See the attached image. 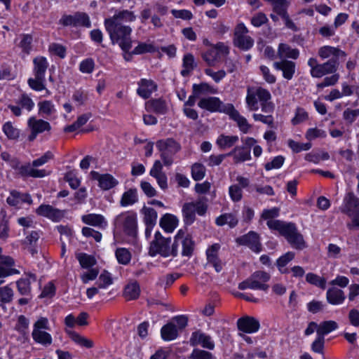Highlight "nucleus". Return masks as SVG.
<instances>
[{"mask_svg": "<svg viewBox=\"0 0 359 359\" xmlns=\"http://www.w3.org/2000/svg\"><path fill=\"white\" fill-rule=\"evenodd\" d=\"M273 67L278 70H281L283 77L287 80H290L295 72V63L290 60H283L280 62H276Z\"/></svg>", "mask_w": 359, "mask_h": 359, "instance_id": "cd10ccee", "label": "nucleus"}, {"mask_svg": "<svg viewBox=\"0 0 359 359\" xmlns=\"http://www.w3.org/2000/svg\"><path fill=\"white\" fill-rule=\"evenodd\" d=\"M34 78L28 79L29 87L36 90L41 91L46 89L45 73L48 67V63L46 57L39 56L33 60Z\"/></svg>", "mask_w": 359, "mask_h": 359, "instance_id": "20e7f679", "label": "nucleus"}, {"mask_svg": "<svg viewBox=\"0 0 359 359\" xmlns=\"http://www.w3.org/2000/svg\"><path fill=\"white\" fill-rule=\"evenodd\" d=\"M76 258L83 269H89L96 264L95 258L86 253L78 254Z\"/></svg>", "mask_w": 359, "mask_h": 359, "instance_id": "3c124183", "label": "nucleus"}, {"mask_svg": "<svg viewBox=\"0 0 359 359\" xmlns=\"http://www.w3.org/2000/svg\"><path fill=\"white\" fill-rule=\"evenodd\" d=\"M31 280H36V276L34 274H30L28 278H22L17 281V287L19 292L22 295H27L31 291Z\"/></svg>", "mask_w": 359, "mask_h": 359, "instance_id": "a18cd8bd", "label": "nucleus"}, {"mask_svg": "<svg viewBox=\"0 0 359 359\" xmlns=\"http://www.w3.org/2000/svg\"><path fill=\"white\" fill-rule=\"evenodd\" d=\"M198 106L210 112L223 111L226 105L217 97H203L198 102Z\"/></svg>", "mask_w": 359, "mask_h": 359, "instance_id": "dca6fc26", "label": "nucleus"}, {"mask_svg": "<svg viewBox=\"0 0 359 359\" xmlns=\"http://www.w3.org/2000/svg\"><path fill=\"white\" fill-rule=\"evenodd\" d=\"M177 250L179 247L182 248V255L185 257H190L194 249V242L191 236L187 234L182 229L178 231L175 236L174 242L172 243Z\"/></svg>", "mask_w": 359, "mask_h": 359, "instance_id": "9b49d317", "label": "nucleus"}, {"mask_svg": "<svg viewBox=\"0 0 359 359\" xmlns=\"http://www.w3.org/2000/svg\"><path fill=\"white\" fill-rule=\"evenodd\" d=\"M266 224L271 230L277 231L285 237L293 248L303 250L306 248L303 235L299 232L295 224L281 220H269Z\"/></svg>", "mask_w": 359, "mask_h": 359, "instance_id": "f257e3e1", "label": "nucleus"}, {"mask_svg": "<svg viewBox=\"0 0 359 359\" xmlns=\"http://www.w3.org/2000/svg\"><path fill=\"white\" fill-rule=\"evenodd\" d=\"M114 225L123 229V232L131 237L137 235V214L132 211L123 212L117 215L114 221Z\"/></svg>", "mask_w": 359, "mask_h": 359, "instance_id": "423d86ee", "label": "nucleus"}, {"mask_svg": "<svg viewBox=\"0 0 359 359\" xmlns=\"http://www.w3.org/2000/svg\"><path fill=\"white\" fill-rule=\"evenodd\" d=\"M190 358L193 359H213L210 353L199 349L194 350Z\"/></svg>", "mask_w": 359, "mask_h": 359, "instance_id": "774afa93", "label": "nucleus"}, {"mask_svg": "<svg viewBox=\"0 0 359 359\" xmlns=\"http://www.w3.org/2000/svg\"><path fill=\"white\" fill-rule=\"evenodd\" d=\"M32 36L29 34L22 35V40L20 43V46L22 50L26 53H29L32 49Z\"/></svg>", "mask_w": 359, "mask_h": 359, "instance_id": "e2e57ef3", "label": "nucleus"}, {"mask_svg": "<svg viewBox=\"0 0 359 359\" xmlns=\"http://www.w3.org/2000/svg\"><path fill=\"white\" fill-rule=\"evenodd\" d=\"M338 327L337 323L334 320H327L321 323L317 329V334L324 337L325 334L335 330Z\"/></svg>", "mask_w": 359, "mask_h": 359, "instance_id": "de8ad7c7", "label": "nucleus"}, {"mask_svg": "<svg viewBox=\"0 0 359 359\" xmlns=\"http://www.w3.org/2000/svg\"><path fill=\"white\" fill-rule=\"evenodd\" d=\"M138 86L137 93L144 99L149 98L157 88L156 84L152 80L145 79H141L138 82Z\"/></svg>", "mask_w": 359, "mask_h": 359, "instance_id": "bb28decb", "label": "nucleus"}, {"mask_svg": "<svg viewBox=\"0 0 359 359\" xmlns=\"http://www.w3.org/2000/svg\"><path fill=\"white\" fill-rule=\"evenodd\" d=\"M306 280L310 284L319 287L321 289H325L326 287L325 279L313 273L306 274Z\"/></svg>", "mask_w": 359, "mask_h": 359, "instance_id": "864d4df0", "label": "nucleus"}, {"mask_svg": "<svg viewBox=\"0 0 359 359\" xmlns=\"http://www.w3.org/2000/svg\"><path fill=\"white\" fill-rule=\"evenodd\" d=\"M33 339L38 344L44 346H48L52 344L51 335L45 330L32 331Z\"/></svg>", "mask_w": 359, "mask_h": 359, "instance_id": "a19ab883", "label": "nucleus"}, {"mask_svg": "<svg viewBox=\"0 0 359 359\" xmlns=\"http://www.w3.org/2000/svg\"><path fill=\"white\" fill-rule=\"evenodd\" d=\"M3 132L10 140H17L20 136V130L13 127L11 122L5 123L2 127Z\"/></svg>", "mask_w": 359, "mask_h": 359, "instance_id": "603ef678", "label": "nucleus"}, {"mask_svg": "<svg viewBox=\"0 0 359 359\" xmlns=\"http://www.w3.org/2000/svg\"><path fill=\"white\" fill-rule=\"evenodd\" d=\"M238 141V137L236 135H220L216 141L217 145L222 149L230 148Z\"/></svg>", "mask_w": 359, "mask_h": 359, "instance_id": "ea45409f", "label": "nucleus"}, {"mask_svg": "<svg viewBox=\"0 0 359 359\" xmlns=\"http://www.w3.org/2000/svg\"><path fill=\"white\" fill-rule=\"evenodd\" d=\"M284 161L285 158L282 156H276L271 162L266 163L264 168L266 170L278 169L283 165Z\"/></svg>", "mask_w": 359, "mask_h": 359, "instance_id": "69168bd1", "label": "nucleus"}, {"mask_svg": "<svg viewBox=\"0 0 359 359\" xmlns=\"http://www.w3.org/2000/svg\"><path fill=\"white\" fill-rule=\"evenodd\" d=\"M340 211L352 217L359 212V198L353 192H348L346 194L343 200V204L339 208Z\"/></svg>", "mask_w": 359, "mask_h": 359, "instance_id": "2eb2a0df", "label": "nucleus"}, {"mask_svg": "<svg viewBox=\"0 0 359 359\" xmlns=\"http://www.w3.org/2000/svg\"><path fill=\"white\" fill-rule=\"evenodd\" d=\"M104 27L112 44H117L124 52L130 50L133 41L131 39L132 28L130 26L105 19Z\"/></svg>", "mask_w": 359, "mask_h": 359, "instance_id": "f03ea898", "label": "nucleus"}, {"mask_svg": "<svg viewBox=\"0 0 359 359\" xmlns=\"http://www.w3.org/2000/svg\"><path fill=\"white\" fill-rule=\"evenodd\" d=\"M177 224L178 219L171 214H165L160 219L161 227L168 233L172 232Z\"/></svg>", "mask_w": 359, "mask_h": 359, "instance_id": "473e14b6", "label": "nucleus"}, {"mask_svg": "<svg viewBox=\"0 0 359 359\" xmlns=\"http://www.w3.org/2000/svg\"><path fill=\"white\" fill-rule=\"evenodd\" d=\"M112 278L109 273L104 271L99 276V279L97 282V285L99 288H105L106 287L112 284Z\"/></svg>", "mask_w": 359, "mask_h": 359, "instance_id": "680f3d73", "label": "nucleus"}, {"mask_svg": "<svg viewBox=\"0 0 359 359\" xmlns=\"http://www.w3.org/2000/svg\"><path fill=\"white\" fill-rule=\"evenodd\" d=\"M82 221L91 226L99 228H105L107 222L102 215L98 214H88L82 217Z\"/></svg>", "mask_w": 359, "mask_h": 359, "instance_id": "2f4dec72", "label": "nucleus"}, {"mask_svg": "<svg viewBox=\"0 0 359 359\" xmlns=\"http://www.w3.org/2000/svg\"><path fill=\"white\" fill-rule=\"evenodd\" d=\"M64 26H83L90 27L91 25L89 16L85 13H76L74 15H65L60 20Z\"/></svg>", "mask_w": 359, "mask_h": 359, "instance_id": "4468645a", "label": "nucleus"}, {"mask_svg": "<svg viewBox=\"0 0 359 359\" xmlns=\"http://www.w3.org/2000/svg\"><path fill=\"white\" fill-rule=\"evenodd\" d=\"M274 11L281 17L287 14L286 9L287 6V0H274L272 2Z\"/></svg>", "mask_w": 359, "mask_h": 359, "instance_id": "052dcab7", "label": "nucleus"}, {"mask_svg": "<svg viewBox=\"0 0 359 359\" xmlns=\"http://www.w3.org/2000/svg\"><path fill=\"white\" fill-rule=\"evenodd\" d=\"M226 155L233 156L235 163L244 162L251 158L250 149L245 147H236Z\"/></svg>", "mask_w": 359, "mask_h": 359, "instance_id": "c85d7f7f", "label": "nucleus"}, {"mask_svg": "<svg viewBox=\"0 0 359 359\" xmlns=\"http://www.w3.org/2000/svg\"><path fill=\"white\" fill-rule=\"evenodd\" d=\"M140 294V285L137 281L129 283L124 289L123 296L126 300H133L139 297Z\"/></svg>", "mask_w": 359, "mask_h": 359, "instance_id": "e433bc0d", "label": "nucleus"}, {"mask_svg": "<svg viewBox=\"0 0 359 359\" xmlns=\"http://www.w3.org/2000/svg\"><path fill=\"white\" fill-rule=\"evenodd\" d=\"M40 114L50 115L55 111L54 104L51 101L45 100L38 103Z\"/></svg>", "mask_w": 359, "mask_h": 359, "instance_id": "13d9d810", "label": "nucleus"}, {"mask_svg": "<svg viewBox=\"0 0 359 359\" xmlns=\"http://www.w3.org/2000/svg\"><path fill=\"white\" fill-rule=\"evenodd\" d=\"M223 112L228 114L231 119L237 123L240 130L242 132L244 133H248L250 128V126L248 124L246 118L239 114V112L234 108L233 104H226L224 107V109L223 110Z\"/></svg>", "mask_w": 359, "mask_h": 359, "instance_id": "f3484780", "label": "nucleus"}, {"mask_svg": "<svg viewBox=\"0 0 359 359\" xmlns=\"http://www.w3.org/2000/svg\"><path fill=\"white\" fill-rule=\"evenodd\" d=\"M205 175V168L203 164L196 163L191 166V176L195 181L201 180Z\"/></svg>", "mask_w": 359, "mask_h": 359, "instance_id": "5fc2aeb1", "label": "nucleus"}, {"mask_svg": "<svg viewBox=\"0 0 359 359\" xmlns=\"http://www.w3.org/2000/svg\"><path fill=\"white\" fill-rule=\"evenodd\" d=\"M34 102L32 99L26 93L21 94L15 101L14 104H8V108L12 111L15 116H20L22 110L31 111L34 107Z\"/></svg>", "mask_w": 359, "mask_h": 359, "instance_id": "f8f14e48", "label": "nucleus"}, {"mask_svg": "<svg viewBox=\"0 0 359 359\" xmlns=\"http://www.w3.org/2000/svg\"><path fill=\"white\" fill-rule=\"evenodd\" d=\"M13 290L8 285L0 287V302L10 303L13 300Z\"/></svg>", "mask_w": 359, "mask_h": 359, "instance_id": "4d7b16f0", "label": "nucleus"}, {"mask_svg": "<svg viewBox=\"0 0 359 359\" xmlns=\"http://www.w3.org/2000/svg\"><path fill=\"white\" fill-rule=\"evenodd\" d=\"M318 54L322 60L327 59L332 56V59H336L337 61L339 58H345L346 53L341 50L339 47H334L331 46H324L318 49Z\"/></svg>", "mask_w": 359, "mask_h": 359, "instance_id": "b1692460", "label": "nucleus"}, {"mask_svg": "<svg viewBox=\"0 0 359 359\" xmlns=\"http://www.w3.org/2000/svg\"><path fill=\"white\" fill-rule=\"evenodd\" d=\"M192 92L195 96L200 100L208 94H214L216 90L206 83H201L199 84H194L192 86Z\"/></svg>", "mask_w": 359, "mask_h": 359, "instance_id": "4c0bfd02", "label": "nucleus"}, {"mask_svg": "<svg viewBox=\"0 0 359 359\" xmlns=\"http://www.w3.org/2000/svg\"><path fill=\"white\" fill-rule=\"evenodd\" d=\"M271 278L269 273L263 271L254 272L248 278L238 284V289L244 290L246 289L258 290L267 291L269 285L267 283Z\"/></svg>", "mask_w": 359, "mask_h": 359, "instance_id": "39448f33", "label": "nucleus"}, {"mask_svg": "<svg viewBox=\"0 0 359 359\" xmlns=\"http://www.w3.org/2000/svg\"><path fill=\"white\" fill-rule=\"evenodd\" d=\"M154 50V47L151 44H147L146 43H140L136 46L133 50V54L140 55L144 53H150Z\"/></svg>", "mask_w": 359, "mask_h": 359, "instance_id": "338daca9", "label": "nucleus"}, {"mask_svg": "<svg viewBox=\"0 0 359 359\" xmlns=\"http://www.w3.org/2000/svg\"><path fill=\"white\" fill-rule=\"evenodd\" d=\"M29 163L19 167V173L23 177H43L48 175L45 170H38L34 168Z\"/></svg>", "mask_w": 359, "mask_h": 359, "instance_id": "c756f323", "label": "nucleus"}, {"mask_svg": "<svg viewBox=\"0 0 359 359\" xmlns=\"http://www.w3.org/2000/svg\"><path fill=\"white\" fill-rule=\"evenodd\" d=\"M299 55V50L292 48L286 43H280L278 48V56L280 58L288 57L296 60Z\"/></svg>", "mask_w": 359, "mask_h": 359, "instance_id": "f704fd0d", "label": "nucleus"}, {"mask_svg": "<svg viewBox=\"0 0 359 359\" xmlns=\"http://www.w3.org/2000/svg\"><path fill=\"white\" fill-rule=\"evenodd\" d=\"M236 242L240 245L248 246L254 252L261 251L259 236L255 231H250L248 234L237 238Z\"/></svg>", "mask_w": 359, "mask_h": 359, "instance_id": "a211bd4d", "label": "nucleus"}, {"mask_svg": "<svg viewBox=\"0 0 359 359\" xmlns=\"http://www.w3.org/2000/svg\"><path fill=\"white\" fill-rule=\"evenodd\" d=\"M294 258V253L292 252H287L277 259L276 265L281 273H286L288 272V270L284 267Z\"/></svg>", "mask_w": 359, "mask_h": 359, "instance_id": "8fccbe9b", "label": "nucleus"}, {"mask_svg": "<svg viewBox=\"0 0 359 359\" xmlns=\"http://www.w3.org/2000/svg\"><path fill=\"white\" fill-rule=\"evenodd\" d=\"M219 248V245L215 243L211 245L206 251L208 263L211 264L217 272H220L222 269L221 261L218 258V251Z\"/></svg>", "mask_w": 359, "mask_h": 359, "instance_id": "a878e982", "label": "nucleus"}, {"mask_svg": "<svg viewBox=\"0 0 359 359\" xmlns=\"http://www.w3.org/2000/svg\"><path fill=\"white\" fill-rule=\"evenodd\" d=\"M203 59L207 62L208 65H214L215 62L217 60V58L219 57L217 55V52L214 48V46L212 48L205 53H203L202 54Z\"/></svg>", "mask_w": 359, "mask_h": 359, "instance_id": "bf43d9fd", "label": "nucleus"}, {"mask_svg": "<svg viewBox=\"0 0 359 359\" xmlns=\"http://www.w3.org/2000/svg\"><path fill=\"white\" fill-rule=\"evenodd\" d=\"M90 175L93 180L98 181L99 187L103 190H109L118 184V181L109 174L100 175L96 171H91Z\"/></svg>", "mask_w": 359, "mask_h": 359, "instance_id": "4be33fe9", "label": "nucleus"}, {"mask_svg": "<svg viewBox=\"0 0 359 359\" xmlns=\"http://www.w3.org/2000/svg\"><path fill=\"white\" fill-rule=\"evenodd\" d=\"M109 20H114L116 22H133L136 19L134 13L128 10H123L115 13L112 17L106 18Z\"/></svg>", "mask_w": 359, "mask_h": 359, "instance_id": "79ce46f5", "label": "nucleus"}, {"mask_svg": "<svg viewBox=\"0 0 359 359\" xmlns=\"http://www.w3.org/2000/svg\"><path fill=\"white\" fill-rule=\"evenodd\" d=\"M339 64V61L336 59H330L322 64H319L317 59L314 57H311L308 60L311 75L314 78H321L326 74L335 73L338 69Z\"/></svg>", "mask_w": 359, "mask_h": 359, "instance_id": "6e6552de", "label": "nucleus"}, {"mask_svg": "<svg viewBox=\"0 0 359 359\" xmlns=\"http://www.w3.org/2000/svg\"><path fill=\"white\" fill-rule=\"evenodd\" d=\"M327 301L333 305L341 304L345 299L344 292L337 287L330 288L326 294Z\"/></svg>", "mask_w": 359, "mask_h": 359, "instance_id": "7c9ffc66", "label": "nucleus"}, {"mask_svg": "<svg viewBox=\"0 0 359 359\" xmlns=\"http://www.w3.org/2000/svg\"><path fill=\"white\" fill-rule=\"evenodd\" d=\"M161 334L163 340L171 341L177 338L178 330L174 323L170 322L163 326Z\"/></svg>", "mask_w": 359, "mask_h": 359, "instance_id": "c9c22d12", "label": "nucleus"}, {"mask_svg": "<svg viewBox=\"0 0 359 359\" xmlns=\"http://www.w3.org/2000/svg\"><path fill=\"white\" fill-rule=\"evenodd\" d=\"M116 257L119 264L126 265L131 259V254L126 248H118L116 250Z\"/></svg>", "mask_w": 359, "mask_h": 359, "instance_id": "6e6d98bb", "label": "nucleus"}, {"mask_svg": "<svg viewBox=\"0 0 359 359\" xmlns=\"http://www.w3.org/2000/svg\"><path fill=\"white\" fill-rule=\"evenodd\" d=\"M27 126L31 130L28 136V140L30 142L34 141L39 134L45 131L48 132L51 130V126L48 121L43 119H37L34 116H32L28 119Z\"/></svg>", "mask_w": 359, "mask_h": 359, "instance_id": "ddd939ff", "label": "nucleus"}, {"mask_svg": "<svg viewBox=\"0 0 359 359\" xmlns=\"http://www.w3.org/2000/svg\"><path fill=\"white\" fill-rule=\"evenodd\" d=\"M207 204L202 200H198L195 202L186 203L182 206V214L184 222L186 224L190 225L196 219V212L198 215H203L207 211Z\"/></svg>", "mask_w": 359, "mask_h": 359, "instance_id": "1a4fd4ad", "label": "nucleus"}, {"mask_svg": "<svg viewBox=\"0 0 359 359\" xmlns=\"http://www.w3.org/2000/svg\"><path fill=\"white\" fill-rule=\"evenodd\" d=\"M249 31L243 23H238L234 28L233 44L242 50H248L254 46V39L248 35Z\"/></svg>", "mask_w": 359, "mask_h": 359, "instance_id": "9d476101", "label": "nucleus"}, {"mask_svg": "<svg viewBox=\"0 0 359 359\" xmlns=\"http://www.w3.org/2000/svg\"><path fill=\"white\" fill-rule=\"evenodd\" d=\"M149 174L156 180L158 186L162 189L165 190L168 188L167 176L163 172V165L160 161L157 160L154 162Z\"/></svg>", "mask_w": 359, "mask_h": 359, "instance_id": "5701e85b", "label": "nucleus"}, {"mask_svg": "<svg viewBox=\"0 0 359 359\" xmlns=\"http://www.w3.org/2000/svg\"><path fill=\"white\" fill-rule=\"evenodd\" d=\"M36 213L39 215L47 217L52 219H55L60 216L59 210L53 208L51 205H41L36 209Z\"/></svg>", "mask_w": 359, "mask_h": 359, "instance_id": "49530a36", "label": "nucleus"}, {"mask_svg": "<svg viewBox=\"0 0 359 359\" xmlns=\"http://www.w3.org/2000/svg\"><path fill=\"white\" fill-rule=\"evenodd\" d=\"M156 147L161 152L163 164L170 166L173 163L172 156L181 149V145L172 138L160 140L156 142Z\"/></svg>", "mask_w": 359, "mask_h": 359, "instance_id": "0eeeda50", "label": "nucleus"}, {"mask_svg": "<svg viewBox=\"0 0 359 359\" xmlns=\"http://www.w3.org/2000/svg\"><path fill=\"white\" fill-rule=\"evenodd\" d=\"M142 212L144 214V221L147 225V231H148L149 227H153L156 224L157 212L154 208L149 207H144Z\"/></svg>", "mask_w": 359, "mask_h": 359, "instance_id": "37998d69", "label": "nucleus"}, {"mask_svg": "<svg viewBox=\"0 0 359 359\" xmlns=\"http://www.w3.org/2000/svg\"><path fill=\"white\" fill-rule=\"evenodd\" d=\"M67 333L69 334L72 340L81 346L90 348L94 346V343L92 340L86 338L74 331L67 330Z\"/></svg>", "mask_w": 359, "mask_h": 359, "instance_id": "c03bdc74", "label": "nucleus"}, {"mask_svg": "<svg viewBox=\"0 0 359 359\" xmlns=\"http://www.w3.org/2000/svg\"><path fill=\"white\" fill-rule=\"evenodd\" d=\"M239 330L246 333H254L259 330L260 325L257 319L251 316L241 318L237 321Z\"/></svg>", "mask_w": 359, "mask_h": 359, "instance_id": "aec40b11", "label": "nucleus"}, {"mask_svg": "<svg viewBox=\"0 0 359 359\" xmlns=\"http://www.w3.org/2000/svg\"><path fill=\"white\" fill-rule=\"evenodd\" d=\"M190 344L193 346L201 345L203 348L210 350H212L215 347V344L212 341L210 336L207 335L201 331H196L192 333L190 338Z\"/></svg>", "mask_w": 359, "mask_h": 359, "instance_id": "412c9836", "label": "nucleus"}, {"mask_svg": "<svg viewBox=\"0 0 359 359\" xmlns=\"http://www.w3.org/2000/svg\"><path fill=\"white\" fill-rule=\"evenodd\" d=\"M95 63L93 59L88 58L83 60L79 65V69L83 73L90 74L93 72Z\"/></svg>", "mask_w": 359, "mask_h": 359, "instance_id": "0e129e2a", "label": "nucleus"}, {"mask_svg": "<svg viewBox=\"0 0 359 359\" xmlns=\"http://www.w3.org/2000/svg\"><path fill=\"white\" fill-rule=\"evenodd\" d=\"M238 222L237 217L232 213L222 215L216 219V224L218 226L228 224L230 227H234L237 225Z\"/></svg>", "mask_w": 359, "mask_h": 359, "instance_id": "09e8293b", "label": "nucleus"}, {"mask_svg": "<svg viewBox=\"0 0 359 359\" xmlns=\"http://www.w3.org/2000/svg\"><path fill=\"white\" fill-rule=\"evenodd\" d=\"M171 239L164 238L158 231L156 232L154 239L151 243L149 247V255L155 256L160 255L164 257H176L178 254V250L175 248L173 244L170 246Z\"/></svg>", "mask_w": 359, "mask_h": 359, "instance_id": "7ed1b4c3", "label": "nucleus"}, {"mask_svg": "<svg viewBox=\"0 0 359 359\" xmlns=\"http://www.w3.org/2000/svg\"><path fill=\"white\" fill-rule=\"evenodd\" d=\"M138 201L137 190L136 188H130L125 191L120 200V205L121 207H127L133 205Z\"/></svg>", "mask_w": 359, "mask_h": 359, "instance_id": "72a5a7b5", "label": "nucleus"}, {"mask_svg": "<svg viewBox=\"0 0 359 359\" xmlns=\"http://www.w3.org/2000/svg\"><path fill=\"white\" fill-rule=\"evenodd\" d=\"M182 67L183 69L181 71L182 76L184 77L188 76L196 67V63L195 62L194 57L192 54L187 53L184 55Z\"/></svg>", "mask_w": 359, "mask_h": 359, "instance_id": "58836bf2", "label": "nucleus"}, {"mask_svg": "<svg viewBox=\"0 0 359 359\" xmlns=\"http://www.w3.org/2000/svg\"><path fill=\"white\" fill-rule=\"evenodd\" d=\"M145 109L149 112L165 114L168 111V104L162 98L151 99L146 102Z\"/></svg>", "mask_w": 359, "mask_h": 359, "instance_id": "393cba45", "label": "nucleus"}, {"mask_svg": "<svg viewBox=\"0 0 359 359\" xmlns=\"http://www.w3.org/2000/svg\"><path fill=\"white\" fill-rule=\"evenodd\" d=\"M15 260L10 256H0V278H6L14 274L20 273V271L15 269Z\"/></svg>", "mask_w": 359, "mask_h": 359, "instance_id": "6ab92c4d", "label": "nucleus"}]
</instances>
